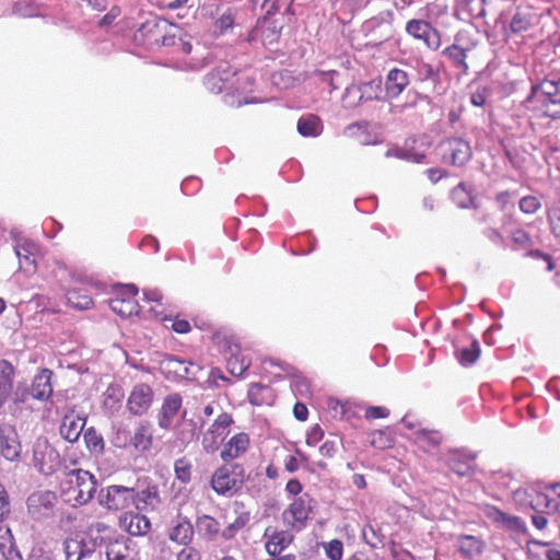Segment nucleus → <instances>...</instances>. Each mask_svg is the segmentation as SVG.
<instances>
[{"label": "nucleus", "instance_id": "obj_1", "mask_svg": "<svg viewBox=\"0 0 560 560\" xmlns=\"http://www.w3.org/2000/svg\"><path fill=\"white\" fill-rule=\"evenodd\" d=\"M133 42L148 50L176 45L174 25L165 19L151 18L144 21L133 33Z\"/></svg>", "mask_w": 560, "mask_h": 560}, {"label": "nucleus", "instance_id": "obj_2", "mask_svg": "<svg viewBox=\"0 0 560 560\" xmlns=\"http://www.w3.org/2000/svg\"><path fill=\"white\" fill-rule=\"evenodd\" d=\"M97 480L88 470L73 469L66 474L61 482V495L72 505H83L92 500L96 492Z\"/></svg>", "mask_w": 560, "mask_h": 560}, {"label": "nucleus", "instance_id": "obj_3", "mask_svg": "<svg viewBox=\"0 0 560 560\" xmlns=\"http://www.w3.org/2000/svg\"><path fill=\"white\" fill-rule=\"evenodd\" d=\"M246 470L240 463H223L210 478L211 489L221 497H233L244 486Z\"/></svg>", "mask_w": 560, "mask_h": 560}, {"label": "nucleus", "instance_id": "obj_4", "mask_svg": "<svg viewBox=\"0 0 560 560\" xmlns=\"http://www.w3.org/2000/svg\"><path fill=\"white\" fill-rule=\"evenodd\" d=\"M280 10L278 0L273 1L265 14L257 20L256 25L248 34V40H260L264 45H271L279 40L282 25L272 16Z\"/></svg>", "mask_w": 560, "mask_h": 560}, {"label": "nucleus", "instance_id": "obj_5", "mask_svg": "<svg viewBox=\"0 0 560 560\" xmlns=\"http://www.w3.org/2000/svg\"><path fill=\"white\" fill-rule=\"evenodd\" d=\"M52 371L42 369L33 378L31 385H19L15 389V400L19 402H27L30 399L40 401L48 400L52 395Z\"/></svg>", "mask_w": 560, "mask_h": 560}, {"label": "nucleus", "instance_id": "obj_6", "mask_svg": "<svg viewBox=\"0 0 560 560\" xmlns=\"http://www.w3.org/2000/svg\"><path fill=\"white\" fill-rule=\"evenodd\" d=\"M314 500L308 493L293 498L282 512L283 523L291 529L300 532L306 527L312 517Z\"/></svg>", "mask_w": 560, "mask_h": 560}, {"label": "nucleus", "instance_id": "obj_7", "mask_svg": "<svg viewBox=\"0 0 560 560\" xmlns=\"http://www.w3.org/2000/svg\"><path fill=\"white\" fill-rule=\"evenodd\" d=\"M138 288L135 284H121L114 290V298L109 301L113 312L122 318L138 315L140 311L136 299Z\"/></svg>", "mask_w": 560, "mask_h": 560}, {"label": "nucleus", "instance_id": "obj_8", "mask_svg": "<svg viewBox=\"0 0 560 560\" xmlns=\"http://www.w3.org/2000/svg\"><path fill=\"white\" fill-rule=\"evenodd\" d=\"M234 423L229 412L220 413L202 436V447L206 452H214L229 433V428Z\"/></svg>", "mask_w": 560, "mask_h": 560}, {"label": "nucleus", "instance_id": "obj_9", "mask_svg": "<svg viewBox=\"0 0 560 560\" xmlns=\"http://www.w3.org/2000/svg\"><path fill=\"white\" fill-rule=\"evenodd\" d=\"M133 498V488L119 485L108 486L100 491V504L108 510L120 511L129 506Z\"/></svg>", "mask_w": 560, "mask_h": 560}, {"label": "nucleus", "instance_id": "obj_10", "mask_svg": "<svg viewBox=\"0 0 560 560\" xmlns=\"http://www.w3.org/2000/svg\"><path fill=\"white\" fill-rule=\"evenodd\" d=\"M154 401V390L147 383L136 384L127 398V410L132 416L145 415Z\"/></svg>", "mask_w": 560, "mask_h": 560}, {"label": "nucleus", "instance_id": "obj_11", "mask_svg": "<svg viewBox=\"0 0 560 560\" xmlns=\"http://www.w3.org/2000/svg\"><path fill=\"white\" fill-rule=\"evenodd\" d=\"M33 459L37 469L46 476L54 474L61 464L58 452L47 442L36 444Z\"/></svg>", "mask_w": 560, "mask_h": 560}, {"label": "nucleus", "instance_id": "obj_12", "mask_svg": "<svg viewBox=\"0 0 560 560\" xmlns=\"http://www.w3.org/2000/svg\"><path fill=\"white\" fill-rule=\"evenodd\" d=\"M107 560H140L139 548L131 539L120 536L105 546Z\"/></svg>", "mask_w": 560, "mask_h": 560}, {"label": "nucleus", "instance_id": "obj_13", "mask_svg": "<svg viewBox=\"0 0 560 560\" xmlns=\"http://www.w3.org/2000/svg\"><path fill=\"white\" fill-rule=\"evenodd\" d=\"M235 75V71L232 69L229 62H220L214 69H212L205 78V88L213 94H219L229 88V83Z\"/></svg>", "mask_w": 560, "mask_h": 560}, {"label": "nucleus", "instance_id": "obj_14", "mask_svg": "<svg viewBox=\"0 0 560 560\" xmlns=\"http://www.w3.org/2000/svg\"><path fill=\"white\" fill-rule=\"evenodd\" d=\"M406 32L413 38L422 40L431 49L440 47V36L436 30L424 20H410L406 25Z\"/></svg>", "mask_w": 560, "mask_h": 560}, {"label": "nucleus", "instance_id": "obj_15", "mask_svg": "<svg viewBox=\"0 0 560 560\" xmlns=\"http://www.w3.org/2000/svg\"><path fill=\"white\" fill-rule=\"evenodd\" d=\"M250 445L249 435L245 432H238L232 435L228 442L223 444L220 457L224 463H233L246 454Z\"/></svg>", "mask_w": 560, "mask_h": 560}, {"label": "nucleus", "instance_id": "obj_16", "mask_svg": "<svg viewBox=\"0 0 560 560\" xmlns=\"http://www.w3.org/2000/svg\"><path fill=\"white\" fill-rule=\"evenodd\" d=\"M483 515L493 524L501 528L524 533L526 530L525 523L517 516L506 514L493 505L483 508Z\"/></svg>", "mask_w": 560, "mask_h": 560}, {"label": "nucleus", "instance_id": "obj_17", "mask_svg": "<svg viewBox=\"0 0 560 560\" xmlns=\"http://www.w3.org/2000/svg\"><path fill=\"white\" fill-rule=\"evenodd\" d=\"M182 405L183 398L179 394L173 393L165 396L158 413V423L161 429H171L174 419L182 408Z\"/></svg>", "mask_w": 560, "mask_h": 560}, {"label": "nucleus", "instance_id": "obj_18", "mask_svg": "<svg viewBox=\"0 0 560 560\" xmlns=\"http://www.w3.org/2000/svg\"><path fill=\"white\" fill-rule=\"evenodd\" d=\"M21 444L14 428L10 424L0 425V454L8 460L20 456Z\"/></svg>", "mask_w": 560, "mask_h": 560}, {"label": "nucleus", "instance_id": "obj_19", "mask_svg": "<svg viewBox=\"0 0 560 560\" xmlns=\"http://www.w3.org/2000/svg\"><path fill=\"white\" fill-rule=\"evenodd\" d=\"M122 529L132 536H143L151 529L150 520L139 512H125L119 518Z\"/></svg>", "mask_w": 560, "mask_h": 560}, {"label": "nucleus", "instance_id": "obj_20", "mask_svg": "<svg viewBox=\"0 0 560 560\" xmlns=\"http://www.w3.org/2000/svg\"><path fill=\"white\" fill-rule=\"evenodd\" d=\"M132 502L139 512L155 511L161 505V497L156 485H149L140 491L133 490Z\"/></svg>", "mask_w": 560, "mask_h": 560}, {"label": "nucleus", "instance_id": "obj_21", "mask_svg": "<svg viewBox=\"0 0 560 560\" xmlns=\"http://www.w3.org/2000/svg\"><path fill=\"white\" fill-rule=\"evenodd\" d=\"M525 103L529 109L537 112L539 115L553 119L560 118L559 96H546L537 98L526 97Z\"/></svg>", "mask_w": 560, "mask_h": 560}, {"label": "nucleus", "instance_id": "obj_22", "mask_svg": "<svg viewBox=\"0 0 560 560\" xmlns=\"http://www.w3.org/2000/svg\"><path fill=\"white\" fill-rule=\"evenodd\" d=\"M66 560H96L95 550L84 539L68 538L63 541Z\"/></svg>", "mask_w": 560, "mask_h": 560}, {"label": "nucleus", "instance_id": "obj_23", "mask_svg": "<svg viewBox=\"0 0 560 560\" xmlns=\"http://www.w3.org/2000/svg\"><path fill=\"white\" fill-rule=\"evenodd\" d=\"M229 351L226 369L233 376L241 377L250 366L252 360L237 345L231 346Z\"/></svg>", "mask_w": 560, "mask_h": 560}, {"label": "nucleus", "instance_id": "obj_24", "mask_svg": "<svg viewBox=\"0 0 560 560\" xmlns=\"http://www.w3.org/2000/svg\"><path fill=\"white\" fill-rule=\"evenodd\" d=\"M265 541V550L270 557L280 556L281 552L293 541V535L288 530H275L267 535Z\"/></svg>", "mask_w": 560, "mask_h": 560}, {"label": "nucleus", "instance_id": "obj_25", "mask_svg": "<svg viewBox=\"0 0 560 560\" xmlns=\"http://www.w3.org/2000/svg\"><path fill=\"white\" fill-rule=\"evenodd\" d=\"M409 84V78L406 71L394 68L389 70L386 82L385 91L389 98H395L401 94V92Z\"/></svg>", "mask_w": 560, "mask_h": 560}, {"label": "nucleus", "instance_id": "obj_26", "mask_svg": "<svg viewBox=\"0 0 560 560\" xmlns=\"http://www.w3.org/2000/svg\"><path fill=\"white\" fill-rule=\"evenodd\" d=\"M15 254L19 259L20 269L26 273H34L37 269L36 246L32 243H20L15 247Z\"/></svg>", "mask_w": 560, "mask_h": 560}, {"label": "nucleus", "instance_id": "obj_27", "mask_svg": "<svg viewBox=\"0 0 560 560\" xmlns=\"http://www.w3.org/2000/svg\"><path fill=\"white\" fill-rule=\"evenodd\" d=\"M85 419L73 413L66 415L62 419L59 432L65 440L72 443L78 441L83 431Z\"/></svg>", "mask_w": 560, "mask_h": 560}, {"label": "nucleus", "instance_id": "obj_28", "mask_svg": "<svg viewBox=\"0 0 560 560\" xmlns=\"http://www.w3.org/2000/svg\"><path fill=\"white\" fill-rule=\"evenodd\" d=\"M194 538V527L191 523L186 518H180L177 523L170 529L168 539L178 545H183L185 547L189 546Z\"/></svg>", "mask_w": 560, "mask_h": 560}, {"label": "nucleus", "instance_id": "obj_29", "mask_svg": "<svg viewBox=\"0 0 560 560\" xmlns=\"http://www.w3.org/2000/svg\"><path fill=\"white\" fill-rule=\"evenodd\" d=\"M196 526L199 534L208 541L214 540L222 532L219 521L208 514L198 516Z\"/></svg>", "mask_w": 560, "mask_h": 560}, {"label": "nucleus", "instance_id": "obj_30", "mask_svg": "<svg viewBox=\"0 0 560 560\" xmlns=\"http://www.w3.org/2000/svg\"><path fill=\"white\" fill-rule=\"evenodd\" d=\"M248 400L254 406L269 405L273 400V390L268 385L253 383L248 388Z\"/></svg>", "mask_w": 560, "mask_h": 560}, {"label": "nucleus", "instance_id": "obj_31", "mask_svg": "<svg viewBox=\"0 0 560 560\" xmlns=\"http://www.w3.org/2000/svg\"><path fill=\"white\" fill-rule=\"evenodd\" d=\"M153 436L148 422H141L135 430L130 443L137 451H148L152 446Z\"/></svg>", "mask_w": 560, "mask_h": 560}, {"label": "nucleus", "instance_id": "obj_32", "mask_svg": "<svg viewBox=\"0 0 560 560\" xmlns=\"http://www.w3.org/2000/svg\"><path fill=\"white\" fill-rule=\"evenodd\" d=\"M368 440L372 447L376 450H387L394 445L395 433L390 428L386 427L369 433Z\"/></svg>", "mask_w": 560, "mask_h": 560}, {"label": "nucleus", "instance_id": "obj_33", "mask_svg": "<svg viewBox=\"0 0 560 560\" xmlns=\"http://www.w3.org/2000/svg\"><path fill=\"white\" fill-rule=\"evenodd\" d=\"M476 468V454L469 450H457V476L471 477Z\"/></svg>", "mask_w": 560, "mask_h": 560}, {"label": "nucleus", "instance_id": "obj_34", "mask_svg": "<svg viewBox=\"0 0 560 560\" xmlns=\"http://www.w3.org/2000/svg\"><path fill=\"white\" fill-rule=\"evenodd\" d=\"M323 130L322 121L318 116L308 114L298 121V131L303 137H317Z\"/></svg>", "mask_w": 560, "mask_h": 560}, {"label": "nucleus", "instance_id": "obj_35", "mask_svg": "<svg viewBox=\"0 0 560 560\" xmlns=\"http://www.w3.org/2000/svg\"><path fill=\"white\" fill-rule=\"evenodd\" d=\"M67 303L77 310H89L93 306V300L88 290L73 288L67 292Z\"/></svg>", "mask_w": 560, "mask_h": 560}, {"label": "nucleus", "instance_id": "obj_36", "mask_svg": "<svg viewBox=\"0 0 560 560\" xmlns=\"http://www.w3.org/2000/svg\"><path fill=\"white\" fill-rule=\"evenodd\" d=\"M235 25V11L228 8L212 24V33L220 37L230 32Z\"/></svg>", "mask_w": 560, "mask_h": 560}, {"label": "nucleus", "instance_id": "obj_37", "mask_svg": "<svg viewBox=\"0 0 560 560\" xmlns=\"http://www.w3.org/2000/svg\"><path fill=\"white\" fill-rule=\"evenodd\" d=\"M362 538L372 549H377L384 546L385 535L376 525L366 524L362 528Z\"/></svg>", "mask_w": 560, "mask_h": 560}, {"label": "nucleus", "instance_id": "obj_38", "mask_svg": "<svg viewBox=\"0 0 560 560\" xmlns=\"http://www.w3.org/2000/svg\"><path fill=\"white\" fill-rule=\"evenodd\" d=\"M457 357L463 366L475 364L480 357V345L478 340L474 339L468 347H463Z\"/></svg>", "mask_w": 560, "mask_h": 560}, {"label": "nucleus", "instance_id": "obj_39", "mask_svg": "<svg viewBox=\"0 0 560 560\" xmlns=\"http://www.w3.org/2000/svg\"><path fill=\"white\" fill-rule=\"evenodd\" d=\"M546 96H559V85L556 81L544 80L539 84L534 85L527 97L537 98Z\"/></svg>", "mask_w": 560, "mask_h": 560}, {"label": "nucleus", "instance_id": "obj_40", "mask_svg": "<svg viewBox=\"0 0 560 560\" xmlns=\"http://www.w3.org/2000/svg\"><path fill=\"white\" fill-rule=\"evenodd\" d=\"M83 439L88 450L93 454H102L104 451L103 436L94 429L89 428L83 433Z\"/></svg>", "mask_w": 560, "mask_h": 560}, {"label": "nucleus", "instance_id": "obj_41", "mask_svg": "<svg viewBox=\"0 0 560 560\" xmlns=\"http://www.w3.org/2000/svg\"><path fill=\"white\" fill-rule=\"evenodd\" d=\"M481 542L474 536H462L457 538V548L467 557L480 553Z\"/></svg>", "mask_w": 560, "mask_h": 560}, {"label": "nucleus", "instance_id": "obj_42", "mask_svg": "<svg viewBox=\"0 0 560 560\" xmlns=\"http://www.w3.org/2000/svg\"><path fill=\"white\" fill-rule=\"evenodd\" d=\"M174 471L176 479H178L182 483L190 482L192 476L191 462L186 457L176 459L174 463Z\"/></svg>", "mask_w": 560, "mask_h": 560}, {"label": "nucleus", "instance_id": "obj_43", "mask_svg": "<svg viewBox=\"0 0 560 560\" xmlns=\"http://www.w3.org/2000/svg\"><path fill=\"white\" fill-rule=\"evenodd\" d=\"M248 515L241 514L235 517L233 522H231L228 526H225L222 532L221 536L224 540H231L233 539L238 532H241L248 523Z\"/></svg>", "mask_w": 560, "mask_h": 560}, {"label": "nucleus", "instance_id": "obj_44", "mask_svg": "<svg viewBox=\"0 0 560 560\" xmlns=\"http://www.w3.org/2000/svg\"><path fill=\"white\" fill-rule=\"evenodd\" d=\"M5 534L7 538L2 542H0V555L3 560H22V557L13 544L12 536L10 535V529L7 528Z\"/></svg>", "mask_w": 560, "mask_h": 560}, {"label": "nucleus", "instance_id": "obj_45", "mask_svg": "<svg viewBox=\"0 0 560 560\" xmlns=\"http://www.w3.org/2000/svg\"><path fill=\"white\" fill-rule=\"evenodd\" d=\"M325 553L330 560H341L343 544L339 539H332L324 545Z\"/></svg>", "mask_w": 560, "mask_h": 560}, {"label": "nucleus", "instance_id": "obj_46", "mask_svg": "<svg viewBox=\"0 0 560 560\" xmlns=\"http://www.w3.org/2000/svg\"><path fill=\"white\" fill-rule=\"evenodd\" d=\"M530 26V18L527 14L516 12L510 23L513 33H522Z\"/></svg>", "mask_w": 560, "mask_h": 560}, {"label": "nucleus", "instance_id": "obj_47", "mask_svg": "<svg viewBox=\"0 0 560 560\" xmlns=\"http://www.w3.org/2000/svg\"><path fill=\"white\" fill-rule=\"evenodd\" d=\"M541 208V202L536 196H525L520 200V210L526 214H534Z\"/></svg>", "mask_w": 560, "mask_h": 560}, {"label": "nucleus", "instance_id": "obj_48", "mask_svg": "<svg viewBox=\"0 0 560 560\" xmlns=\"http://www.w3.org/2000/svg\"><path fill=\"white\" fill-rule=\"evenodd\" d=\"M166 366L170 371L174 372L176 376L183 378L188 377V368L184 361L172 358L166 361Z\"/></svg>", "mask_w": 560, "mask_h": 560}, {"label": "nucleus", "instance_id": "obj_49", "mask_svg": "<svg viewBox=\"0 0 560 560\" xmlns=\"http://www.w3.org/2000/svg\"><path fill=\"white\" fill-rule=\"evenodd\" d=\"M315 75L322 83H326L330 88V91L337 90L339 88L337 84H335V77L338 75L337 71L316 70Z\"/></svg>", "mask_w": 560, "mask_h": 560}, {"label": "nucleus", "instance_id": "obj_50", "mask_svg": "<svg viewBox=\"0 0 560 560\" xmlns=\"http://www.w3.org/2000/svg\"><path fill=\"white\" fill-rule=\"evenodd\" d=\"M121 14L119 7L114 5L110 10L98 21L100 27H108L114 24L117 18Z\"/></svg>", "mask_w": 560, "mask_h": 560}, {"label": "nucleus", "instance_id": "obj_51", "mask_svg": "<svg viewBox=\"0 0 560 560\" xmlns=\"http://www.w3.org/2000/svg\"><path fill=\"white\" fill-rule=\"evenodd\" d=\"M471 158V149L468 142L457 139V162L465 163Z\"/></svg>", "mask_w": 560, "mask_h": 560}, {"label": "nucleus", "instance_id": "obj_52", "mask_svg": "<svg viewBox=\"0 0 560 560\" xmlns=\"http://www.w3.org/2000/svg\"><path fill=\"white\" fill-rule=\"evenodd\" d=\"M176 40L177 44L173 45L174 47H176V51L182 52L184 55H190L192 52L194 45L189 36H176Z\"/></svg>", "mask_w": 560, "mask_h": 560}, {"label": "nucleus", "instance_id": "obj_53", "mask_svg": "<svg viewBox=\"0 0 560 560\" xmlns=\"http://www.w3.org/2000/svg\"><path fill=\"white\" fill-rule=\"evenodd\" d=\"M10 513V498L4 486L0 482V522Z\"/></svg>", "mask_w": 560, "mask_h": 560}, {"label": "nucleus", "instance_id": "obj_54", "mask_svg": "<svg viewBox=\"0 0 560 560\" xmlns=\"http://www.w3.org/2000/svg\"><path fill=\"white\" fill-rule=\"evenodd\" d=\"M389 416V410L381 406H371L366 408L364 418L368 420H374L380 418H386Z\"/></svg>", "mask_w": 560, "mask_h": 560}, {"label": "nucleus", "instance_id": "obj_55", "mask_svg": "<svg viewBox=\"0 0 560 560\" xmlns=\"http://www.w3.org/2000/svg\"><path fill=\"white\" fill-rule=\"evenodd\" d=\"M457 205L468 208L472 205V197L464 185H457Z\"/></svg>", "mask_w": 560, "mask_h": 560}, {"label": "nucleus", "instance_id": "obj_56", "mask_svg": "<svg viewBox=\"0 0 560 560\" xmlns=\"http://www.w3.org/2000/svg\"><path fill=\"white\" fill-rule=\"evenodd\" d=\"M176 560H201V553L197 548L187 546L177 553Z\"/></svg>", "mask_w": 560, "mask_h": 560}, {"label": "nucleus", "instance_id": "obj_57", "mask_svg": "<svg viewBox=\"0 0 560 560\" xmlns=\"http://www.w3.org/2000/svg\"><path fill=\"white\" fill-rule=\"evenodd\" d=\"M324 438V430L320 428L319 424H315L310 429V431L306 434V443L310 446L316 445L318 442L322 441Z\"/></svg>", "mask_w": 560, "mask_h": 560}, {"label": "nucleus", "instance_id": "obj_58", "mask_svg": "<svg viewBox=\"0 0 560 560\" xmlns=\"http://www.w3.org/2000/svg\"><path fill=\"white\" fill-rule=\"evenodd\" d=\"M124 398V393L120 386L110 385L105 392V404L108 402L109 399H113L115 404H119Z\"/></svg>", "mask_w": 560, "mask_h": 560}, {"label": "nucleus", "instance_id": "obj_59", "mask_svg": "<svg viewBox=\"0 0 560 560\" xmlns=\"http://www.w3.org/2000/svg\"><path fill=\"white\" fill-rule=\"evenodd\" d=\"M548 218L552 233L560 238V208L549 211Z\"/></svg>", "mask_w": 560, "mask_h": 560}, {"label": "nucleus", "instance_id": "obj_60", "mask_svg": "<svg viewBox=\"0 0 560 560\" xmlns=\"http://www.w3.org/2000/svg\"><path fill=\"white\" fill-rule=\"evenodd\" d=\"M284 491L289 495L296 498L303 494V486L299 479L292 478L287 482Z\"/></svg>", "mask_w": 560, "mask_h": 560}, {"label": "nucleus", "instance_id": "obj_61", "mask_svg": "<svg viewBox=\"0 0 560 560\" xmlns=\"http://www.w3.org/2000/svg\"><path fill=\"white\" fill-rule=\"evenodd\" d=\"M551 501L542 493H537L536 500L530 501L532 509L538 512H542L544 509H549Z\"/></svg>", "mask_w": 560, "mask_h": 560}, {"label": "nucleus", "instance_id": "obj_62", "mask_svg": "<svg viewBox=\"0 0 560 560\" xmlns=\"http://www.w3.org/2000/svg\"><path fill=\"white\" fill-rule=\"evenodd\" d=\"M338 447L335 441H326L319 447V453L326 458H332L337 453Z\"/></svg>", "mask_w": 560, "mask_h": 560}, {"label": "nucleus", "instance_id": "obj_63", "mask_svg": "<svg viewBox=\"0 0 560 560\" xmlns=\"http://www.w3.org/2000/svg\"><path fill=\"white\" fill-rule=\"evenodd\" d=\"M512 240L515 244L527 246L530 244V236L523 230H516L512 234Z\"/></svg>", "mask_w": 560, "mask_h": 560}, {"label": "nucleus", "instance_id": "obj_64", "mask_svg": "<svg viewBox=\"0 0 560 560\" xmlns=\"http://www.w3.org/2000/svg\"><path fill=\"white\" fill-rule=\"evenodd\" d=\"M172 328L177 334H187L190 331L191 326L186 319L175 318Z\"/></svg>", "mask_w": 560, "mask_h": 560}]
</instances>
